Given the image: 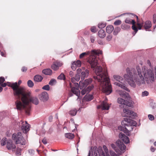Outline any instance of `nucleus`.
<instances>
[{
  "label": "nucleus",
  "instance_id": "1",
  "mask_svg": "<svg viewBox=\"0 0 156 156\" xmlns=\"http://www.w3.org/2000/svg\"><path fill=\"white\" fill-rule=\"evenodd\" d=\"M136 71L134 68H127L126 71L127 74L124 75V77L132 87H135L136 83L139 86L145 84L146 83L149 84L153 83L155 81L154 75V71L150 69H148L145 66L142 67V73L141 67L139 66H136Z\"/></svg>",
  "mask_w": 156,
  "mask_h": 156
},
{
  "label": "nucleus",
  "instance_id": "2",
  "mask_svg": "<svg viewBox=\"0 0 156 156\" xmlns=\"http://www.w3.org/2000/svg\"><path fill=\"white\" fill-rule=\"evenodd\" d=\"M9 83L8 85L11 86L14 91V95L17 96L19 98L20 96H21V100L22 102L20 100H17L15 104L16 108L17 110H21L24 109L26 113L29 114L30 109V106L29 105V101L28 97V94H27L25 89L23 87H19L16 82L13 83Z\"/></svg>",
  "mask_w": 156,
  "mask_h": 156
},
{
  "label": "nucleus",
  "instance_id": "3",
  "mask_svg": "<svg viewBox=\"0 0 156 156\" xmlns=\"http://www.w3.org/2000/svg\"><path fill=\"white\" fill-rule=\"evenodd\" d=\"M97 76H94L95 80H97L99 82L100 88L103 92L108 95L112 92V87L109 83V79L108 76L107 72H102V68L101 66H98L95 69Z\"/></svg>",
  "mask_w": 156,
  "mask_h": 156
},
{
  "label": "nucleus",
  "instance_id": "4",
  "mask_svg": "<svg viewBox=\"0 0 156 156\" xmlns=\"http://www.w3.org/2000/svg\"><path fill=\"white\" fill-rule=\"evenodd\" d=\"M102 51L99 50H93L91 51H88L83 53L80 55V58H81L84 56L89 55L90 57L88 60L91 65V68H95L98 64V59L97 58V55L101 54Z\"/></svg>",
  "mask_w": 156,
  "mask_h": 156
},
{
  "label": "nucleus",
  "instance_id": "5",
  "mask_svg": "<svg viewBox=\"0 0 156 156\" xmlns=\"http://www.w3.org/2000/svg\"><path fill=\"white\" fill-rule=\"evenodd\" d=\"M12 139L15 141L16 144H20L22 145H25L27 143V141L24 139L21 133L19 132L17 134H14L12 135Z\"/></svg>",
  "mask_w": 156,
  "mask_h": 156
},
{
  "label": "nucleus",
  "instance_id": "6",
  "mask_svg": "<svg viewBox=\"0 0 156 156\" xmlns=\"http://www.w3.org/2000/svg\"><path fill=\"white\" fill-rule=\"evenodd\" d=\"M114 79L118 81L117 82H115L114 84L118 87L123 89L129 92V90L125 86V85L122 83V81L123 80V78L118 75H114L113 76Z\"/></svg>",
  "mask_w": 156,
  "mask_h": 156
},
{
  "label": "nucleus",
  "instance_id": "7",
  "mask_svg": "<svg viewBox=\"0 0 156 156\" xmlns=\"http://www.w3.org/2000/svg\"><path fill=\"white\" fill-rule=\"evenodd\" d=\"M95 156H110L109 152L106 146L104 145L103 149L99 148L98 151L94 153Z\"/></svg>",
  "mask_w": 156,
  "mask_h": 156
},
{
  "label": "nucleus",
  "instance_id": "8",
  "mask_svg": "<svg viewBox=\"0 0 156 156\" xmlns=\"http://www.w3.org/2000/svg\"><path fill=\"white\" fill-rule=\"evenodd\" d=\"M122 126L125 127L126 126H136V122L135 121L129 119L125 118L124 120L121 122Z\"/></svg>",
  "mask_w": 156,
  "mask_h": 156
},
{
  "label": "nucleus",
  "instance_id": "9",
  "mask_svg": "<svg viewBox=\"0 0 156 156\" xmlns=\"http://www.w3.org/2000/svg\"><path fill=\"white\" fill-rule=\"evenodd\" d=\"M18 125L19 126H21L22 130L24 133H27L30 129V125L26 121L23 122L21 121Z\"/></svg>",
  "mask_w": 156,
  "mask_h": 156
},
{
  "label": "nucleus",
  "instance_id": "10",
  "mask_svg": "<svg viewBox=\"0 0 156 156\" xmlns=\"http://www.w3.org/2000/svg\"><path fill=\"white\" fill-rule=\"evenodd\" d=\"M74 87H72V83H70V87L71 88V91L73 93L76 95L78 97V96L80 95V91L79 90V86L78 84L77 83H75L74 81Z\"/></svg>",
  "mask_w": 156,
  "mask_h": 156
},
{
  "label": "nucleus",
  "instance_id": "11",
  "mask_svg": "<svg viewBox=\"0 0 156 156\" xmlns=\"http://www.w3.org/2000/svg\"><path fill=\"white\" fill-rule=\"evenodd\" d=\"M107 99L106 98L105 100L102 101L101 104L98 105L97 108L98 109H101L102 110H108L110 106L107 102Z\"/></svg>",
  "mask_w": 156,
  "mask_h": 156
},
{
  "label": "nucleus",
  "instance_id": "12",
  "mask_svg": "<svg viewBox=\"0 0 156 156\" xmlns=\"http://www.w3.org/2000/svg\"><path fill=\"white\" fill-rule=\"evenodd\" d=\"M92 82V80L91 78L86 79L84 82L80 81L79 82V87L80 89L86 87L88 85L90 84Z\"/></svg>",
  "mask_w": 156,
  "mask_h": 156
},
{
  "label": "nucleus",
  "instance_id": "13",
  "mask_svg": "<svg viewBox=\"0 0 156 156\" xmlns=\"http://www.w3.org/2000/svg\"><path fill=\"white\" fill-rule=\"evenodd\" d=\"M118 102L121 105H123L122 107L123 108L124 105L130 106L131 104L126 100H125L121 98H118L117 100Z\"/></svg>",
  "mask_w": 156,
  "mask_h": 156
},
{
  "label": "nucleus",
  "instance_id": "14",
  "mask_svg": "<svg viewBox=\"0 0 156 156\" xmlns=\"http://www.w3.org/2000/svg\"><path fill=\"white\" fill-rule=\"evenodd\" d=\"M116 92L122 98L128 99H129L130 97L128 93L119 90H117Z\"/></svg>",
  "mask_w": 156,
  "mask_h": 156
},
{
  "label": "nucleus",
  "instance_id": "15",
  "mask_svg": "<svg viewBox=\"0 0 156 156\" xmlns=\"http://www.w3.org/2000/svg\"><path fill=\"white\" fill-rule=\"evenodd\" d=\"M40 99L43 101H47L48 99V94L46 92H42L39 96Z\"/></svg>",
  "mask_w": 156,
  "mask_h": 156
},
{
  "label": "nucleus",
  "instance_id": "16",
  "mask_svg": "<svg viewBox=\"0 0 156 156\" xmlns=\"http://www.w3.org/2000/svg\"><path fill=\"white\" fill-rule=\"evenodd\" d=\"M119 138L125 144H127L129 142V137L126 136L124 133H120L119 135Z\"/></svg>",
  "mask_w": 156,
  "mask_h": 156
},
{
  "label": "nucleus",
  "instance_id": "17",
  "mask_svg": "<svg viewBox=\"0 0 156 156\" xmlns=\"http://www.w3.org/2000/svg\"><path fill=\"white\" fill-rule=\"evenodd\" d=\"M94 86L92 85L88 86L86 89L84 88L81 91V94L84 95L88 93L94 88Z\"/></svg>",
  "mask_w": 156,
  "mask_h": 156
},
{
  "label": "nucleus",
  "instance_id": "18",
  "mask_svg": "<svg viewBox=\"0 0 156 156\" xmlns=\"http://www.w3.org/2000/svg\"><path fill=\"white\" fill-rule=\"evenodd\" d=\"M7 147L9 150H12V151L15 150L16 147L15 145L12 144L10 141L8 142L7 144Z\"/></svg>",
  "mask_w": 156,
  "mask_h": 156
},
{
  "label": "nucleus",
  "instance_id": "19",
  "mask_svg": "<svg viewBox=\"0 0 156 156\" xmlns=\"http://www.w3.org/2000/svg\"><path fill=\"white\" fill-rule=\"evenodd\" d=\"M151 27V22L150 21H147L145 23L144 27L146 30L149 31V29Z\"/></svg>",
  "mask_w": 156,
  "mask_h": 156
},
{
  "label": "nucleus",
  "instance_id": "20",
  "mask_svg": "<svg viewBox=\"0 0 156 156\" xmlns=\"http://www.w3.org/2000/svg\"><path fill=\"white\" fill-rule=\"evenodd\" d=\"M89 71L87 70H86L84 71H83L81 75V78L82 80H84L85 77H87L88 76Z\"/></svg>",
  "mask_w": 156,
  "mask_h": 156
},
{
  "label": "nucleus",
  "instance_id": "21",
  "mask_svg": "<svg viewBox=\"0 0 156 156\" xmlns=\"http://www.w3.org/2000/svg\"><path fill=\"white\" fill-rule=\"evenodd\" d=\"M98 35L100 38H103L105 37L106 33L103 30L101 29L99 31Z\"/></svg>",
  "mask_w": 156,
  "mask_h": 156
},
{
  "label": "nucleus",
  "instance_id": "22",
  "mask_svg": "<svg viewBox=\"0 0 156 156\" xmlns=\"http://www.w3.org/2000/svg\"><path fill=\"white\" fill-rule=\"evenodd\" d=\"M29 102H31L33 103L35 105H37L39 103V100L38 98L36 97H32L30 98L29 99Z\"/></svg>",
  "mask_w": 156,
  "mask_h": 156
},
{
  "label": "nucleus",
  "instance_id": "23",
  "mask_svg": "<svg viewBox=\"0 0 156 156\" xmlns=\"http://www.w3.org/2000/svg\"><path fill=\"white\" fill-rule=\"evenodd\" d=\"M43 73L46 75H51L52 74V71L50 69H46L42 70Z\"/></svg>",
  "mask_w": 156,
  "mask_h": 156
},
{
  "label": "nucleus",
  "instance_id": "24",
  "mask_svg": "<svg viewBox=\"0 0 156 156\" xmlns=\"http://www.w3.org/2000/svg\"><path fill=\"white\" fill-rule=\"evenodd\" d=\"M43 78L40 75H37L34 77V80L36 82H39L41 81Z\"/></svg>",
  "mask_w": 156,
  "mask_h": 156
},
{
  "label": "nucleus",
  "instance_id": "25",
  "mask_svg": "<svg viewBox=\"0 0 156 156\" xmlns=\"http://www.w3.org/2000/svg\"><path fill=\"white\" fill-rule=\"evenodd\" d=\"M113 30V27L112 25L108 26L106 27V32L108 34H110L112 33Z\"/></svg>",
  "mask_w": 156,
  "mask_h": 156
},
{
  "label": "nucleus",
  "instance_id": "26",
  "mask_svg": "<svg viewBox=\"0 0 156 156\" xmlns=\"http://www.w3.org/2000/svg\"><path fill=\"white\" fill-rule=\"evenodd\" d=\"M131 110H129L126 108H125L123 110V112L125 114L124 116L129 117L130 116V114L131 113Z\"/></svg>",
  "mask_w": 156,
  "mask_h": 156
},
{
  "label": "nucleus",
  "instance_id": "27",
  "mask_svg": "<svg viewBox=\"0 0 156 156\" xmlns=\"http://www.w3.org/2000/svg\"><path fill=\"white\" fill-rule=\"evenodd\" d=\"M119 147L121 151V152L123 153L124 152L126 147L124 144H120L119 145Z\"/></svg>",
  "mask_w": 156,
  "mask_h": 156
},
{
  "label": "nucleus",
  "instance_id": "28",
  "mask_svg": "<svg viewBox=\"0 0 156 156\" xmlns=\"http://www.w3.org/2000/svg\"><path fill=\"white\" fill-rule=\"evenodd\" d=\"M80 79V75L78 74H76L75 77H73L71 78V80L72 83H73L74 80H75L76 81H78Z\"/></svg>",
  "mask_w": 156,
  "mask_h": 156
},
{
  "label": "nucleus",
  "instance_id": "29",
  "mask_svg": "<svg viewBox=\"0 0 156 156\" xmlns=\"http://www.w3.org/2000/svg\"><path fill=\"white\" fill-rule=\"evenodd\" d=\"M65 137L69 139H72L74 137V135L72 133H67L65 134Z\"/></svg>",
  "mask_w": 156,
  "mask_h": 156
},
{
  "label": "nucleus",
  "instance_id": "30",
  "mask_svg": "<svg viewBox=\"0 0 156 156\" xmlns=\"http://www.w3.org/2000/svg\"><path fill=\"white\" fill-rule=\"evenodd\" d=\"M135 20H132V24L133 25L132 27V28L133 30H134L135 33H136L138 31V30H137V28L135 26Z\"/></svg>",
  "mask_w": 156,
  "mask_h": 156
},
{
  "label": "nucleus",
  "instance_id": "31",
  "mask_svg": "<svg viewBox=\"0 0 156 156\" xmlns=\"http://www.w3.org/2000/svg\"><path fill=\"white\" fill-rule=\"evenodd\" d=\"M85 98L87 101H90L93 99V96L92 95H86L85 97Z\"/></svg>",
  "mask_w": 156,
  "mask_h": 156
},
{
  "label": "nucleus",
  "instance_id": "32",
  "mask_svg": "<svg viewBox=\"0 0 156 156\" xmlns=\"http://www.w3.org/2000/svg\"><path fill=\"white\" fill-rule=\"evenodd\" d=\"M57 79L60 80H65L66 79L65 76L64 74L62 73L60 75L57 77Z\"/></svg>",
  "mask_w": 156,
  "mask_h": 156
},
{
  "label": "nucleus",
  "instance_id": "33",
  "mask_svg": "<svg viewBox=\"0 0 156 156\" xmlns=\"http://www.w3.org/2000/svg\"><path fill=\"white\" fill-rule=\"evenodd\" d=\"M120 30V28L119 27H116V28H115L114 30L113 31V34L115 35H117L118 34V33L119 32Z\"/></svg>",
  "mask_w": 156,
  "mask_h": 156
},
{
  "label": "nucleus",
  "instance_id": "34",
  "mask_svg": "<svg viewBox=\"0 0 156 156\" xmlns=\"http://www.w3.org/2000/svg\"><path fill=\"white\" fill-rule=\"evenodd\" d=\"M77 113V110L76 109H74L71 110L69 112V114L73 116L75 115Z\"/></svg>",
  "mask_w": 156,
  "mask_h": 156
},
{
  "label": "nucleus",
  "instance_id": "35",
  "mask_svg": "<svg viewBox=\"0 0 156 156\" xmlns=\"http://www.w3.org/2000/svg\"><path fill=\"white\" fill-rule=\"evenodd\" d=\"M56 83V80L55 79H51L49 82V84L51 86L55 85Z\"/></svg>",
  "mask_w": 156,
  "mask_h": 156
},
{
  "label": "nucleus",
  "instance_id": "36",
  "mask_svg": "<svg viewBox=\"0 0 156 156\" xmlns=\"http://www.w3.org/2000/svg\"><path fill=\"white\" fill-rule=\"evenodd\" d=\"M51 68L54 70H57L59 69L55 62L51 65Z\"/></svg>",
  "mask_w": 156,
  "mask_h": 156
},
{
  "label": "nucleus",
  "instance_id": "37",
  "mask_svg": "<svg viewBox=\"0 0 156 156\" xmlns=\"http://www.w3.org/2000/svg\"><path fill=\"white\" fill-rule=\"evenodd\" d=\"M27 83L28 87H32L34 85V83L30 80H28Z\"/></svg>",
  "mask_w": 156,
  "mask_h": 156
},
{
  "label": "nucleus",
  "instance_id": "38",
  "mask_svg": "<svg viewBox=\"0 0 156 156\" xmlns=\"http://www.w3.org/2000/svg\"><path fill=\"white\" fill-rule=\"evenodd\" d=\"M75 63L76 61L73 62L71 66V68L73 70H75L77 67Z\"/></svg>",
  "mask_w": 156,
  "mask_h": 156
},
{
  "label": "nucleus",
  "instance_id": "39",
  "mask_svg": "<svg viewBox=\"0 0 156 156\" xmlns=\"http://www.w3.org/2000/svg\"><path fill=\"white\" fill-rule=\"evenodd\" d=\"M136 116V114L132 111H131V113L130 114V116L129 117L134 118Z\"/></svg>",
  "mask_w": 156,
  "mask_h": 156
},
{
  "label": "nucleus",
  "instance_id": "40",
  "mask_svg": "<svg viewBox=\"0 0 156 156\" xmlns=\"http://www.w3.org/2000/svg\"><path fill=\"white\" fill-rule=\"evenodd\" d=\"M106 25L105 23H101L98 24V27L99 28L102 29L105 27Z\"/></svg>",
  "mask_w": 156,
  "mask_h": 156
},
{
  "label": "nucleus",
  "instance_id": "41",
  "mask_svg": "<svg viewBox=\"0 0 156 156\" xmlns=\"http://www.w3.org/2000/svg\"><path fill=\"white\" fill-rule=\"evenodd\" d=\"M42 89L45 90H50V87L49 85H47L44 86L42 87Z\"/></svg>",
  "mask_w": 156,
  "mask_h": 156
},
{
  "label": "nucleus",
  "instance_id": "42",
  "mask_svg": "<svg viewBox=\"0 0 156 156\" xmlns=\"http://www.w3.org/2000/svg\"><path fill=\"white\" fill-rule=\"evenodd\" d=\"M132 20H131L127 18L125 20V22L126 23L129 24H132Z\"/></svg>",
  "mask_w": 156,
  "mask_h": 156
},
{
  "label": "nucleus",
  "instance_id": "43",
  "mask_svg": "<svg viewBox=\"0 0 156 156\" xmlns=\"http://www.w3.org/2000/svg\"><path fill=\"white\" fill-rule=\"evenodd\" d=\"M112 36L111 35H107V37H106V39L107 41H111L112 39Z\"/></svg>",
  "mask_w": 156,
  "mask_h": 156
},
{
  "label": "nucleus",
  "instance_id": "44",
  "mask_svg": "<svg viewBox=\"0 0 156 156\" xmlns=\"http://www.w3.org/2000/svg\"><path fill=\"white\" fill-rule=\"evenodd\" d=\"M6 138L3 139L1 141V145L3 146L5 145L6 144Z\"/></svg>",
  "mask_w": 156,
  "mask_h": 156
},
{
  "label": "nucleus",
  "instance_id": "45",
  "mask_svg": "<svg viewBox=\"0 0 156 156\" xmlns=\"http://www.w3.org/2000/svg\"><path fill=\"white\" fill-rule=\"evenodd\" d=\"M121 23V21L120 20H117L115 21L114 24L115 25H119Z\"/></svg>",
  "mask_w": 156,
  "mask_h": 156
},
{
  "label": "nucleus",
  "instance_id": "46",
  "mask_svg": "<svg viewBox=\"0 0 156 156\" xmlns=\"http://www.w3.org/2000/svg\"><path fill=\"white\" fill-rule=\"evenodd\" d=\"M76 64L78 67H80L81 65V62L80 60H78L76 62Z\"/></svg>",
  "mask_w": 156,
  "mask_h": 156
},
{
  "label": "nucleus",
  "instance_id": "47",
  "mask_svg": "<svg viewBox=\"0 0 156 156\" xmlns=\"http://www.w3.org/2000/svg\"><path fill=\"white\" fill-rule=\"evenodd\" d=\"M90 30L93 33H95L97 31L96 27L95 26L92 27L90 29Z\"/></svg>",
  "mask_w": 156,
  "mask_h": 156
},
{
  "label": "nucleus",
  "instance_id": "48",
  "mask_svg": "<svg viewBox=\"0 0 156 156\" xmlns=\"http://www.w3.org/2000/svg\"><path fill=\"white\" fill-rule=\"evenodd\" d=\"M148 94L149 93L147 91H144L142 92V96L143 97L147 96L148 95Z\"/></svg>",
  "mask_w": 156,
  "mask_h": 156
},
{
  "label": "nucleus",
  "instance_id": "49",
  "mask_svg": "<svg viewBox=\"0 0 156 156\" xmlns=\"http://www.w3.org/2000/svg\"><path fill=\"white\" fill-rule=\"evenodd\" d=\"M55 63L57 65V66H58V68L59 67H61L63 65V63L60 62H56Z\"/></svg>",
  "mask_w": 156,
  "mask_h": 156
},
{
  "label": "nucleus",
  "instance_id": "50",
  "mask_svg": "<svg viewBox=\"0 0 156 156\" xmlns=\"http://www.w3.org/2000/svg\"><path fill=\"white\" fill-rule=\"evenodd\" d=\"M110 155H111V156H117L116 154L114 152L111 151H110L109 152L110 156Z\"/></svg>",
  "mask_w": 156,
  "mask_h": 156
},
{
  "label": "nucleus",
  "instance_id": "51",
  "mask_svg": "<svg viewBox=\"0 0 156 156\" xmlns=\"http://www.w3.org/2000/svg\"><path fill=\"white\" fill-rule=\"evenodd\" d=\"M148 117L149 119L151 120H153L154 119V116L152 115L149 114L148 115Z\"/></svg>",
  "mask_w": 156,
  "mask_h": 156
},
{
  "label": "nucleus",
  "instance_id": "52",
  "mask_svg": "<svg viewBox=\"0 0 156 156\" xmlns=\"http://www.w3.org/2000/svg\"><path fill=\"white\" fill-rule=\"evenodd\" d=\"M138 28L139 30H140L141 28V27L143 26V23H138L137 24Z\"/></svg>",
  "mask_w": 156,
  "mask_h": 156
},
{
  "label": "nucleus",
  "instance_id": "53",
  "mask_svg": "<svg viewBox=\"0 0 156 156\" xmlns=\"http://www.w3.org/2000/svg\"><path fill=\"white\" fill-rule=\"evenodd\" d=\"M5 81V79L4 77H0V85L2 83Z\"/></svg>",
  "mask_w": 156,
  "mask_h": 156
},
{
  "label": "nucleus",
  "instance_id": "54",
  "mask_svg": "<svg viewBox=\"0 0 156 156\" xmlns=\"http://www.w3.org/2000/svg\"><path fill=\"white\" fill-rule=\"evenodd\" d=\"M95 37L94 36H90V40L92 43H94V41Z\"/></svg>",
  "mask_w": 156,
  "mask_h": 156
},
{
  "label": "nucleus",
  "instance_id": "55",
  "mask_svg": "<svg viewBox=\"0 0 156 156\" xmlns=\"http://www.w3.org/2000/svg\"><path fill=\"white\" fill-rule=\"evenodd\" d=\"M111 146L112 147L114 150H115L116 152H117V151H116V147L115 146V145L114 144H111Z\"/></svg>",
  "mask_w": 156,
  "mask_h": 156
},
{
  "label": "nucleus",
  "instance_id": "56",
  "mask_svg": "<svg viewBox=\"0 0 156 156\" xmlns=\"http://www.w3.org/2000/svg\"><path fill=\"white\" fill-rule=\"evenodd\" d=\"M153 23H156V15H154L153 16Z\"/></svg>",
  "mask_w": 156,
  "mask_h": 156
},
{
  "label": "nucleus",
  "instance_id": "57",
  "mask_svg": "<svg viewBox=\"0 0 156 156\" xmlns=\"http://www.w3.org/2000/svg\"><path fill=\"white\" fill-rule=\"evenodd\" d=\"M21 70L23 72H26L27 70V68L25 67H23L22 68Z\"/></svg>",
  "mask_w": 156,
  "mask_h": 156
},
{
  "label": "nucleus",
  "instance_id": "58",
  "mask_svg": "<svg viewBox=\"0 0 156 156\" xmlns=\"http://www.w3.org/2000/svg\"><path fill=\"white\" fill-rule=\"evenodd\" d=\"M42 142L44 144H47V141L45 138H44L42 140Z\"/></svg>",
  "mask_w": 156,
  "mask_h": 156
},
{
  "label": "nucleus",
  "instance_id": "59",
  "mask_svg": "<svg viewBox=\"0 0 156 156\" xmlns=\"http://www.w3.org/2000/svg\"><path fill=\"white\" fill-rule=\"evenodd\" d=\"M81 72V70L80 69H78L77 70V74H79V75H80V73Z\"/></svg>",
  "mask_w": 156,
  "mask_h": 156
},
{
  "label": "nucleus",
  "instance_id": "60",
  "mask_svg": "<svg viewBox=\"0 0 156 156\" xmlns=\"http://www.w3.org/2000/svg\"><path fill=\"white\" fill-rule=\"evenodd\" d=\"M74 74L73 73L72 71H70L69 72V75L71 77H73V76Z\"/></svg>",
  "mask_w": 156,
  "mask_h": 156
},
{
  "label": "nucleus",
  "instance_id": "61",
  "mask_svg": "<svg viewBox=\"0 0 156 156\" xmlns=\"http://www.w3.org/2000/svg\"><path fill=\"white\" fill-rule=\"evenodd\" d=\"M1 86L3 87H5L6 86V84L5 83H2L1 84Z\"/></svg>",
  "mask_w": 156,
  "mask_h": 156
},
{
  "label": "nucleus",
  "instance_id": "62",
  "mask_svg": "<svg viewBox=\"0 0 156 156\" xmlns=\"http://www.w3.org/2000/svg\"><path fill=\"white\" fill-rule=\"evenodd\" d=\"M151 150L152 152H154L155 150V149L153 147H151Z\"/></svg>",
  "mask_w": 156,
  "mask_h": 156
},
{
  "label": "nucleus",
  "instance_id": "63",
  "mask_svg": "<svg viewBox=\"0 0 156 156\" xmlns=\"http://www.w3.org/2000/svg\"><path fill=\"white\" fill-rule=\"evenodd\" d=\"M1 55L2 56L5 57V54L2 52H1Z\"/></svg>",
  "mask_w": 156,
  "mask_h": 156
},
{
  "label": "nucleus",
  "instance_id": "64",
  "mask_svg": "<svg viewBox=\"0 0 156 156\" xmlns=\"http://www.w3.org/2000/svg\"><path fill=\"white\" fill-rule=\"evenodd\" d=\"M98 43L101 45L103 44L102 42L101 41H98Z\"/></svg>",
  "mask_w": 156,
  "mask_h": 156
}]
</instances>
